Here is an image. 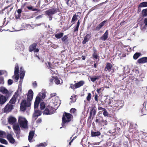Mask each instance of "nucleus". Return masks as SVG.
Wrapping results in <instances>:
<instances>
[{"label": "nucleus", "mask_w": 147, "mask_h": 147, "mask_svg": "<svg viewBox=\"0 0 147 147\" xmlns=\"http://www.w3.org/2000/svg\"><path fill=\"white\" fill-rule=\"evenodd\" d=\"M33 92L31 89L29 90L28 94L27 99L22 100L21 103L20 110L24 111L26 109V108L29 107L31 105V101L32 100L33 96Z\"/></svg>", "instance_id": "f257e3e1"}, {"label": "nucleus", "mask_w": 147, "mask_h": 147, "mask_svg": "<svg viewBox=\"0 0 147 147\" xmlns=\"http://www.w3.org/2000/svg\"><path fill=\"white\" fill-rule=\"evenodd\" d=\"M108 105L114 109L119 110L123 106V103L122 100H111Z\"/></svg>", "instance_id": "f03ea898"}, {"label": "nucleus", "mask_w": 147, "mask_h": 147, "mask_svg": "<svg viewBox=\"0 0 147 147\" xmlns=\"http://www.w3.org/2000/svg\"><path fill=\"white\" fill-rule=\"evenodd\" d=\"M73 118V116L70 113L64 112L62 117V126L64 127L65 124L68 123L71 121Z\"/></svg>", "instance_id": "7ed1b4c3"}, {"label": "nucleus", "mask_w": 147, "mask_h": 147, "mask_svg": "<svg viewBox=\"0 0 147 147\" xmlns=\"http://www.w3.org/2000/svg\"><path fill=\"white\" fill-rule=\"evenodd\" d=\"M59 10L58 8H51L48 9L45 11V14L48 16L50 20L52 19V16L57 12H59Z\"/></svg>", "instance_id": "20e7f679"}, {"label": "nucleus", "mask_w": 147, "mask_h": 147, "mask_svg": "<svg viewBox=\"0 0 147 147\" xmlns=\"http://www.w3.org/2000/svg\"><path fill=\"white\" fill-rule=\"evenodd\" d=\"M18 123L21 128H27L28 126V121L25 118L20 117L18 119Z\"/></svg>", "instance_id": "39448f33"}, {"label": "nucleus", "mask_w": 147, "mask_h": 147, "mask_svg": "<svg viewBox=\"0 0 147 147\" xmlns=\"http://www.w3.org/2000/svg\"><path fill=\"white\" fill-rule=\"evenodd\" d=\"M91 109L90 112V115L88 119V121H89L90 122H92L97 111V109L95 106L91 107Z\"/></svg>", "instance_id": "423d86ee"}, {"label": "nucleus", "mask_w": 147, "mask_h": 147, "mask_svg": "<svg viewBox=\"0 0 147 147\" xmlns=\"http://www.w3.org/2000/svg\"><path fill=\"white\" fill-rule=\"evenodd\" d=\"M42 112L43 114L45 115H51L54 113V109L51 106L48 105L47 106Z\"/></svg>", "instance_id": "0eeeda50"}, {"label": "nucleus", "mask_w": 147, "mask_h": 147, "mask_svg": "<svg viewBox=\"0 0 147 147\" xmlns=\"http://www.w3.org/2000/svg\"><path fill=\"white\" fill-rule=\"evenodd\" d=\"M37 45V43L35 42L34 43L30 45L29 47V51L30 52L33 51L34 52L37 53L38 52L39 49L38 48H36Z\"/></svg>", "instance_id": "6e6552de"}, {"label": "nucleus", "mask_w": 147, "mask_h": 147, "mask_svg": "<svg viewBox=\"0 0 147 147\" xmlns=\"http://www.w3.org/2000/svg\"><path fill=\"white\" fill-rule=\"evenodd\" d=\"M13 106L10 103H8L5 107L4 112L5 113H9L10 112L11 110L13 109Z\"/></svg>", "instance_id": "1a4fd4ad"}, {"label": "nucleus", "mask_w": 147, "mask_h": 147, "mask_svg": "<svg viewBox=\"0 0 147 147\" xmlns=\"http://www.w3.org/2000/svg\"><path fill=\"white\" fill-rule=\"evenodd\" d=\"M0 91L3 94H6V96L8 98L10 96V94L8 90L5 87L2 86L0 88Z\"/></svg>", "instance_id": "9d476101"}, {"label": "nucleus", "mask_w": 147, "mask_h": 147, "mask_svg": "<svg viewBox=\"0 0 147 147\" xmlns=\"http://www.w3.org/2000/svg\"><path fill=\"white\" fill-rule=\"evenodd\" d=\"M92 35L90 33L87 34L84 38V40L82 42V44L84 45L86 42L88 41L90 38L91 37Z\"/></svg>", "instance_id": "9b49d317"}, {"label": "nucleus", "mask_w": 147, "mask_h": 147, "mask_svg": "<svg viewBox=\"0 0 147 147\" xmlns=\"http://www.w3.org/2000/svg\"><path fill=\"white\" fill-rule=\"evenodd\" d=\"M8 98L6 97V96H5L3 95H0V105H3L6 102Z\"/></svg>", "instance_id": "f8f14e48"}, {"label": "nucleus", "mask_w": 147, "mask_h": 147, "mask_svg": "<svg viewBox=\"0 0 147 147\" xmlns=\"http://www.w3.org/2000/svg\"><path fill=\"white\" fill-rule=\"evenodd\" d=\"M41 114V112L39 110H35L34 112L33 115L32 117L35 118V120H36L37 117L40 116Z\"/></svg>", "instance_id": "ddd939ff"}, {"label": "nucleus", "mask_w": 147, "mask_h": 147, "mask_svg": "<svg viewBox=\"0 0 147 147\" xmlns=\"http://www.w3.org/2000/svg\"><path fill=\"white\" fill-rule=\"evenodd\" d=\"M107 20H105L104 21L100 23L98 25L94 30L96 31H99L100 30L104 25L105 23L107 22Z\"/></svg>", "instance_id": "4468645a"}, {"label": "nucleus", "mask_w": 147, "mask_h": 147, "mask_svg": "<svg viewBox=\"0 0 147 147\" xmlns=\"http://www.w3.org/2000/svg\"><path fill=\"white\" fill-rule=\"evenodd\" d=\"M41 100V98L39 96H37L34 102V108H37L38 106L40 101Z\"/></svg>", "instance_id": "2eb2a0df"}, {"label": "nucleus", "mask_w": 147, "mask_h": 147, "mask_svg": "<svg viewBox=\"0 0 147 147\" xmlns=\"http://www.w3.org/2000/svg\"><path fill=\"white\" fill-rule=\"evenodd\" d=\"M7 138L8 140L10 143L13 144L15 143V140L12 137L11 134H8L7 136Z\"/></svg>", "instance_id": "dca6fc26"}, {"label": "nucleus", "mask_w": 147, "mask_h": 147, "mask_svg": "<svg viewBox=\"0 0 147 147\" xmlns=\"http://www.w3.org/2000/svg\"><path fill=\"white\" fill-rule=\"evenodd\" d=\"M13 128L15 133L16 132H20V129L18 124L16 123L14 124L13 126Z\"/></svg>", "instance_id": "f3484780"}, {"label": "nucleus", "mask_w": 147, "mask_h": 147, "mask_svg": "<svg viewBox=\"0 0 147 147\" xmlns=\"http://www.w3.org/2000/svg\"><path fill=\"white\" fill-rule=\"evenodd\" d=\"M137 62L139 64L144 63L147 62V57H144L139 59Z\"/></svg>", "instance_id": "a211bd4d"}, {"label": "nucleus", "mask_w": 147, "mask_h": 147, "mask_svg": "<svg viewBox=\"0 0 147 147\" xmlns=\"http://www.w3.org/2000/svg\"><path fill=\"white\" fill-rule=\"evenodd\" d=\"M18 97V95L16 94H14L11 99L10 100L9 102L8 103H10V104H15L17 98Z\"/></svg>", "instance_id": "6ab92c4d"}, {"label": "nucleus", "mask_w": 147, "mask_h": 147, "mask_svg": "<svg viewBox=\"0 0 147 147\" xmlns=\"http://www.w3.org/2000/svg\"><path fill=\"white\" fill-rule=\"evenodd\" d=\"M108 31L107 30L104 34L100 38V39L104 41L106 40L108 37Z\"/></svg>", "instance_id": "aec40b11"}, {"label": "nucleus", "mask_w": 147, "mask_h": 147, "mask_svg": "<svg viewBox=\"0 0 147 147\" xmlns=\"http://www.w3.org/2000/svg\"><path fill=\"white\" fill-rule=\"evenodd\" d=\"M84 82L83 80L80 81L75 84V86L76 88H79L83 86L84 84Z\"/></svg>", "instance_id": "412c9836"}, {"label": "nucleus", "mask_w": 147, "mask_h": 147, "mask_svg": "<svg viewBox=\"0 0 147 147\" xmlns=\"http://www.w3.org/2000/svg\"><path fill=\"white\" fill-rule=\"evenodd\" d=\"M34 132L33 131H31L30 132L28 136V139L29 142H33L32 139L34 136Z\"/></svg>", "instance_id": "4be33fe9"}, {"label": "nucleus", "mask_w": 147, "mask_h": 147, "mask_svg": "<svg viewBox=\"0 0 147 147\" xmlns=\"http://www.w3.org/2000/svg\"><path fill=\"white\" fill-rule=\"evenodd\" d=\"M112 67V65L110 63H107L106 64V67L105 68V71H110Z\"/></svg>", "instance_id": "5701e85b"}, {"label": "nucleus", "mask_w": 147, "mask_h": 147, "mask_svg": "<svg viewBox=\"0 0 147 147\" xmlns=\"http://www.w3.org/2000/svg\"><path fill=\"white\" fill-rule=\"evenodd\" d=\"M8 121L9 124H12L16 122V119L14 117H10L8 118Z\"/></svg>", "instance_id": "b1692460"}, {"label": "nucleus", "mask_w": 147, "mask_h": 147, "mask_svg": "<svg viewBox=\"0 0 147 147\" xmlns=\"http://www.w3.org/2000/svg\"><path fill=\"white\" fill-rule=\"evenodd\" d=\"M25 71H24L23 68L21 67L20 68V78L22 79L23 78L25 74Z\"/></svg>", "instance_id": "393cba45"}, {"label": "nucleus", "mask_w": 147, "mask_h": 147, "mask_svg": "<svg viewBox=\"0 0 147 147\" xmlns=\"http://www.w3.org/2000/svg\"><path fill=\"white\" fill-rule=\"evenodd\" d=\"M100 132L98 131L96 132L92 131L91 133V135L92 137L98 136L100 135Z\"/></svg>", "instance_id": "a878e982"}, {"label": "nucleus", "mask_w": 147, "mask_h": 147, "mask_svg": "<svg viewBox=\"0 0 147 147\" xmlns=\"http://www.w3.org/2000/svg\"><path fill=\"white\" fill-rule=\"evenodd\" d=\"M102 117L101 116L96 117V120L95 121L96 123H98V125L99 126L100 124Z\"/></svg>", "instance_id": "bb28decb"}, {"label": "nucleus", "mask_w": 147, "mask_h": 147, "mask_svg": "<svg viewBox=\"0 0 147 147\" xmlns=\"http://www.w3.org/2000/svg\"><path fill=\"white\" fill-rule=\"evenodd\" d=\"M101 78L100 76H94L90 78L92 82H95L96 80H98Z\"/></svg>", "instance_id": "cd10ccee"}, {"label": "nucleus", "mask_w": 147, "mask_h": 147, "mask_svg": "<svg viewBox=\"0 0 147 147\" xmlns=\"http://www.w3.org/2000/svg\"><path fill=\"white\" fill-rule=\"evenodd\" d=\"M115 131L112 132V133H116V134L117 135H119L121 133V131L120 130V128L119 127H116L114 129Z\"/></svg>", "instance_id": "c85d7f7f"}, {"label": "nucleus", "mask_w": 147, "mask_h": 147, "mask_svg": "<svg viewBox=\"0 0 147 147\" xmlns=\"http://www.w3.org/2000/svg\"><path fill=\"white\" fill-rule=\"evenodd\" d=\"M107 124L108 122L106 120L104 119H103V117H102L100 126H104V125H107Z\"/></svg>", "instance_id": "c756f323"}, {"label": "nucleus", "mask_w": 147, "mask_h": 147, "mask_svg": "<svg viewBox=\"0 0 147 147\" xmlns=\"http://www.w3.org/2000/svg\"><path fill=\"white\" fill-rule=\"evenodd\" d=\"M19 66L17 63H16L15 65L14 75L19 74Z\"/></svg>", "instance_id": "7c9ffc66"}, {"label": "nucleus", "mask_w": 147, "mask_h": 147, "mask_svg": "<svg viewBox=\"0 0 147 147\" xmlns=\"http://www.w3.org/2000/svg\"><path fill=\"white\" fill-rule=\"evenodd\" d=\"M22 8L20 9H19L17 10V13H18V15L17 16H16V19H18L20 18L21 16V13L22 12Z\"/></svg>", "instance_id": "2f4dec72"}, {"label": "nucleus", "mask_w": 147, "mask_h": 147, "mask_svg": "<svg viewBox=\"0 0 147 147\" xmlns=\"http://www.w3.org/2000/svg\"><path fill=\"white\" fill-rule=\"evenodd\" d=\"M78 16V15H76V14H75L72 17V20L71 21V22L72 23V24H74L75 23V21H76L77 19V17Z\"/></svg>", "instance_id": "473e14b6"}, {"label": "nucleus", "mask_w": 147, "mask_h": 147, "mask_svg": "<svg viewBox=\"0 0 147 147\" xmlns=\"http://www.w3.org/2000/svg\"><path fill=\"white\" fill-rule=\"evenodd\" d=\"M80 24V20H78L77 24L76 25V26L74 27V32H78V29L79 28V26Z\"/></svg>", "instance_id": "72a5a7b5"}, {"label": "nucleus", "mask_w": 147, "mask_h": 147, "mask_svg": "<svg viewBox=\"0 0 147 147\" xmlns=\"http://www.w3.org/2000/svg\"><path fill=\"white\" fill-rule=\"evenodd\" d=\"M63 34L64 33L63 32H60L56 34L55 35V36L56 38L59 39L63 36Z\"/></svg>", "instance_id": "f704fd0d"}, {"label": "nucleus", "mask_w": 147, "mask_h": 147, "mask_svg": "<svg viewBox=\"0 0 147 147\" xmlns=\"http://www.w3.org/2000/svg\"><path fill=\"white\" fill-rule=\"evenodd\" d=\"M147 7V2H144L140 3L138 7V10L140 7Z\"/></svg>", "instance_id": "c9c22d12"}, {"label": "nucleus", "mask_w": 147, "mask_h": 147, "mask_svg": "<svg viewBox=\"0 0 147 147\" xmlns=\"http://www.w3.org/2000/svg\"><path fill=\"white\" fill-rule=\"evenodd\" d=\"M141 55V54L139 53H136L133 56V58L134 59H137Z\"/></svg>", "instance_id": "e433bc0d"}, {"label": "nucleus", "mask_w": 147, "mask_h": 147, "mask_svg": "<svg viewBox=\"0 0 147 147\" xmlns=\"http://www.w3.org/2000/svg\"><path fill=\"white\" fill-rule=\"evenodd\" d=\"M68 38L67 35H65L61 38V40L63 42L65 43L68 42Z\"/></svg>", "instance_id": "4c0bfd02"}, {"label": "nucleus", "mask_w": 147, "mask_h": 147, "mask_svg": "<svg viewBox=\"0 0 147 147\" xmlns=\"http://www.w3.org/2000/svg\"><path fill=\"white\" fill-rule=\"evenodd\" d=\"M142 15L144 17L147 16V8L143 9L142 10Z\"/></svg>", "instance_id": "58836bf2"}, {"label": "nucleus", "mask_w": 147, "mask_h": 147, "mask_svg": "<svg viewBox=\"0 0 147 147\" xmlns=\"http://www.w3.org/2000/svg\"><path fill=\"white\" fill-rule=\"evenodd\" d=\"M54 81L57 84H60V80L59 79V78L57 76L54 78Z\"/></svg>", "instance_id": "ea45409f"}, {"label": "nucleus", "mask_w": 147, "mask_h": 147, "mask_svg": "<svg viewBox=\"0 0 147 147\" xmlns=\"http://www.w3.org/2000/svg\"><path fill=\"white\" fill-rule=\"evenodd\" d=\"M48 66H47L48 68H49L51 69H55V67L53 65H52L50 62H48Z\"/></svg>", "instance_id": "a19ab883"}, {"label": "nucleus", "mask_w": 147, "mask_h": 147, "mask_svg": "<svg viewBox=\"0 0 147 147\" xmlns=\"http://www.w3.org/2000/svg\"><path fill=\"white\" fill-rule=\"evenodd\" d=\"M0 142L1 143L5 144H7L8 142L7 140L4 139L0 138Z\"/></svg>", "instance_id": "79ce46f5"}, {"label": "nucleus", "mask_w": 147, "mask_h": 147, "mask_svg": "<svg viewBox=\"0 0 147 147\" xmlns=\"http://www.w3.org/2000/svg\"><path fill=\"white\" fill-rule=\"evenodd\" d=\"M40 109L41 110H43L45 108V103L44 102H41L40 104Z\"/></svg>", "instance_id": "37998d69"}, {"label": "nucleus", "mask_w": 147, "mask_h": 147, "mask_svg": "<svg viewBox=\"0 0 147 147\" xmlns=\"http://www.w3.org/2000/svg\"><path fill=\"white\" fill-rule=\"evenodd\" d=\"M47 144L45 142H44L43 143H40L39 144H38L37 145V146L38 147L39 146H42V147H45L47 145Z\"/></svg>", "instance_id": "c03bdc74"}, {"label": "nucleus", "mask_w": 147, "mask_h": 147, "mask_svg": "<svg viewBox=\"0 0 147 147\" xmlns=\"http://www.w3.org/2000/svg\"><path fill=\"white\" fill-rule=\"evenodd\" d=\"M91 94L90 93H88V95L86 97V99L88 101H90V100L91 98Z\"/></svg>", "instance_id": "a18cd8bd"}, {"label": "nucleus", "mask_w": 147, "mask_h": 147, "mask_svg": "<svg viewBox=\"0 0 147 147\" xmlns=\"http://www.w3.org/2000/svg\"><path fill=\"white\" fill-rule=\"evenodd\" d=\"M103 115L105 117L108 116L109 115V113L106 109L103 111Z\"/></svg>", "instance_id": "49530a36"}, {"label": "nucleus", "mask_w": 147, "mask_h": 147, "mask_svg": "<svg viewBox=\"0 0 147 147\" xmlns=\"http://www.w3.org/2000/svg\"><path fill=\"white\" fill-rule=\"evenodd\" d=\"M70 99L72 102H75L76 101V96H71Z\"/></svg>", "instance_id": "de8ad7c7"}, {"label": "nucleus", "mask_w": 147, "mask_h": 147, "mask_svg": "<svg viewBox=\"0 0 147 147\" xmlns=\"http://www.w3.org/2000/svg\"><path fill=\"white\" fill-rule=\"evenodd\" d=\"M76 109L74 108H71L70 110V112L71 113H75Z\"/></svg>", "instance_id": "09e8293b"}, {"label": "nucleus", "mask_w": 147, "mask_h": 147, "mask_svg": "<svg viewBox=\"0 0 147 147\" xmlns=\"http://www.w3.org/2000/svg\"><path fill=\"white\" fill-rule=\"evenodd\" d=\"M98 110H101V111H103L106 109L101 107L99 106L98 107Z\"/></svg>", "instance_id": "8fccbe9b"}, {"label": "nucleus", "mask_w": 147, "mask_h": 147, "mask_svg": "<svg viewBox=\"0 0 147 147\" xmlns=\"http://www.w3.org/2000/svg\"><path fill=\"white\" fill-rule=\"evenodd\" d=\"M70 85V88H71L72 89H76L75 88V86H74L75 84H71Z\"/></svg>", "instance_id": "3c124183"}, {"label": "nucleus", "mask_w": 147, "mask_h": 147, "mask_svg": "<svg viewBox=\"0 0 147 147\" xmlns=\"http://www.w3.org/2000/svg\"><path fill=\"white\" fill-rule=\"evenodd\" d=\"M13 82V81L11 79H9L8 81V84L9 85H11Z\"/></svg>", "instance_id": "603ef678"}, {"label": "nucleus", "mask_w": 147, "mask_h": 147, "mask_svg": "<svg viewBox=\"0 0 147 147\" xmlns=\"http://www.w3.org/2000/svg\"><path fill=\"white\" fill-rule=\"evenodd\" d=\"M93 55H97V51L95 47H94L93 48Z\"/></svg>", "instance_id": "864d4df0"}, {"label": "nucleus", "mask_w": 147, "mask_h": 147, "mask_svg": "<svg viewBox=\"0 0 147 147\" xmlns=\"http://www.w3.org/2000/svg\"><path fill=\"white\" fill-rule=\"evenodd\" d=\"M98 96L97 94H96L95 95V96H94L95 100L97 102H98Z\"/></svg>", "instance_id": "5fc2aeb1"}, {"label": "nucleus", "mask_w": 147, "mask_h": 147, "mask_svg": "<svg viewBox=\"0 0 147 147\" xmlns=\"http://www.w3.org/2000/svg\"><path fill=\"white\" fill-rule=\"evenodd\" d=\"M15 134H16L17 137L18 139H19L20 137V132H16Z\"/></svg>", "instance_id": "6e6d98bb"}, {"label": "nucleus", "mask_w": 147, "mask_h": 147, "mask_svg": "<svg viewBox=\"0 0 147 147\" xmlns=\"http://www.w3.org/2000/svg\"><path fill=\"white\" fill-rule=\"evenodd\" d=\"M45 96H46L45 93V92L42 93V95L41 96L42 98L44 99V98H45Z\"/></svg>", "instance_id": "4d7b16f0"}, {"label": "nucleus", "mask_w": 147, "mask_h": 147, "mask_svg": "<svg viewBox=\"0 0 147 147\" xmlns=\"http://www.w3.org/2000/svg\"><path fill=\"white\" fill-rule=\"evenodd\" d=\"M5 134V133L4 131L0 130V136H3Z\"/></svg>", "instance_id": "13d9d810"}, {"label": "nucleus", "mask_w": 147, "mask_h": 147, "mask_svg": "<svg viewBox=\"0 0 147 147\" xmlns=\"http://www.w3.org/2000/svg\"><path fill=\"white\" fill-rule=\"evenodd\" d=\"M66 1V3L67 5L71 7L72 4H69V1L70 0H65Z\"/></svg>", "instance_id": "bf43d9fd"}, {"label": "nucleus", "mask_w": 147, "mask_h": 147, "mask_svg": "<svg viewBox=\"0 0 147 147\" xmlns=\"http://www.w3.org/2000/svg\"><path fill=\"white\" fill-rule=\"evenodd\" d=\"M104 89H102V88H99V89H97V90H96V91L98 93V94H100V90H102V91H103V90Z\"/></svg>", "instance_id": "052dcab7"}, {"label": "nucleus", "mask_w": 147, "mask_h": 147, "mask_svg": "<svg viewBox=\"0 0 147 147\" xmlns=\"http://www.w3.org/2000/svg\"><path fill=\"white\" fill-rule=\"evenodd\" d=\"M32 85L34 87L36 88V87L37 84L36 82V81H34L33 83H32Z\"/></svg>", "instance_id": "680f3d73"}, {"label": "nucleus", "mask_w": 147, "mask_h": 147, "mask_svg": "<svg viewBox=\"0 0 147 147\" xmlns=\"http://www.w3.org/2000/svg\"><path fill=\"white\" fill-rule=\"evenodd\" d=\"M42 121V119L40 118H39L36 121V123H40Z\"/></svg>", "instance_id": "e2e57ef3"}, {"label": "nucleus", "mask_w": 147, "mask_h": 147, "mask_svg": "<svg viewBox=\"0 0 147 147\" xmlns=\"http://www.w3.org/2000/svg\"><path fill=\"white\" fill-rule=\"evenodd\" d=\"M92 57L94 59H98V56L97 55H93Z\"/></svg>", "instance_id": "0e129e2a"}, {"label": "nucleus", "mask_w": 147, "mask_h": 147, "mask_svg": "<svg viewBox=\"0 0 147 147\" xmlns=\"http://www.w3.org/2000/svg\"><path fill=\"white\" fill-rule=\"evenodd\" d=\"M15 79L16 80H18L19 79V76L18 74L15 75Z\"/></svg>", "instance_id": "69168bd1"}, {"label": "nucleus", "mask_w": 147, "mask_h": 147, "mask_svg": "<svg viewBox=\"0 0 147 147\" xmlns=\"http://www.w3.org/2000/svg\"><path fill=\"white\" fill-rule=\"evenodd\" d=\"M144 23L146 26L147 25V17L145 18L144 20Z\"/></svg>", "instance_id": "338daca9"}, {"label": "nucleus", "mask_w": 147, "mask_h": 147, "mask_svg": "<svg viewBox=\"0 0 147 147\" xmlns=\"http://www.w3.org/2000/svg\"><path fill=\"white\" fill-rule=\"evenodd\" d=\"M55 69H51V73L53 75L55 73V71L54 70Z\"/></svg>", "instance_id": "774afa93"}]
</instances>
